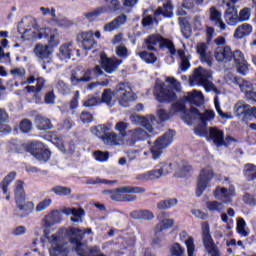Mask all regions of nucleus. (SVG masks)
<instances>
[{
	"label": "nucleus",
	"instance_id": "nucleus-1",
	"mask_svg": "<svg viewBox=\"0 0 256 256\" xmlns=\"http://www.w3.org/2000/svg\"><path fill=\"white\" fill-rule=\"evenodd\" d=\"M181 99H184V109L178 111L181 115V119L186 125H193V121L199 119L200 125L194 129V133L198 137H207V135H209V131H207V123L215 119V112L213 110H206L204 113H200L197 108H191L190 111H187V108L185 107V103H190V105L196 106L201 105V103H203V93L201 91L193 90L192 92H188L186 96Z\"/></svg>",
	"mask_w": 256,
	"mask_h": 256
},
{
	"label": "nucleus",
	"instance_id": "nucleus-2",
	"mask_svg": "<svg viewBox=\"0 0 256 256\" xmlns=\"http://www.w3.org/2000/svg\"><path fill=\"white\" fill-rule=\"evenodd\" d=\"M67 237L70 245L78 255H83L87 252V243L83 242V232L81 229L70 227L60 229L56 234L47 237V241L53 248L49 250L50 256H67L69 249L67 248Z\"/></svg>",
	"mask_w": 256,
	"mask_h": 256
},
{
	"label": "nucleus",
	"instance_id": "nucleus-3",
	"mask_svg": "<svg viewBox=\"0 0 256 256\" xmlns=\"http://www.w3.org/2000/svg\"><path fill=\"white\" fill-rule=\"evenodd\" d=\"M100 65L94 67L93 70L87 69L86 71L75 70L72 72L70 81L72 85H79V83H89L91 81V74L95 73L97 76L103 75V69L110 75L115 73L119 69V65L123 63V60L118 58H109L106 54L100 55Z\"/></svg>",
	"mask_w": 256,
	"mask_h": 256
},
{
	"label": "nucleus",
	"instance_id": "nucleus-4",
	"mask_svg": "<svg viewBox=\"0 0 256 256\" xmlns=\"http://www.w3.org/2000/svg\"><path fill=\"white\" fill-rule=\"evenodd\" d=\"M115 95L121 107H129V103L137 99V96L133 93V89H131L129 83H120L116 86L115 91H112L111 89H105L103 91L100 98V104L105 103L108 107H113L115 105Z\"/></svg>",
	"mask_w": 256,
	"mask_h": 256
},
{
	"label": "nucleus",
	"instance_id": "nucleus-5",
	"mask_svg": "<svg viewBox=\"0 0 256 256\" xmlns=\"http://www.w3.org/2000/svg\"><path fill=\"white\" fill-rule=\"evenodd\" d=\"M214 57L218 63H229L233 59L240 75L249 73V64L240 50L232 52L229 46H218L214 50Z\"/></svg>",
	"mask_w": 256,
	"mask_h": 256
},
{
	"label": "nucleus",
	"instance_id": "nucleus-6",
	"mask_svg": "<svg viewBox=\"0 0 256 256\" xmlns=\"http://www.w3.org/2000/svg\"><path fill=\"white\" fill-rule=\"evenodd\" d=\"M144 47L148 51H159V49H168L170 55H177V49H175V44L173 41L163 38V36L159 34H152L147 36L144 40Z\"/></svg>",
	"mask_w": 256,
	"mask_h": 256
},
{
	"label": "nucleus",
	"instance_id": "nucleus-7",
	"mask_svg": "<svg viewBox=\"0 0 256 256\" xmlns=\"http://www.w3.org/2000/svg\"><path fill=\"white\" fill-rule=\"evenodd\" d=\"M213 79V72L203 67H198L194 70L193 76L190 78L191 85H198L204 87L205 91L209 93L213 91L215 85L211 82Z\"/></svg>",
	"mask_w": 256,
	"mask_h": 256
},
{
	"label": "nucleus",
	"instance_id": "nucleus-8",
	"mask_svg": "<svg viewBox=\"0 0 256 256\" xmlns=\"http://www.w3.org/2000/svg\"><path fill=\"white\" fill-rule=\"evenodd\" d=\"M171 173V164L167 162H160L154 169L135 176L136 181H157L161 177H165Z\"/></svg>",
	"mask_w": 256,
	"mask_h": 256
},
{
	"label": "nucleus",
	"instance_id": "nucleus-9",
	"mask_svg": "<svg viewBox=\"0 0 256 256\" xmlns=\"http://www.w3.org/2000/svg\"><path fill=\"white\" fill-rule=\"evenodd\" d=\"M15 201L18 209L15 210V215L18 217H27L31 213L33 204L25 203V190L23 189V182L18 180L14 190Z\"/></svg>",
	"mask_w": 256,
	"mask_h": 256
},
{
	"label": "nucleus",
	"instance_id": "nucleus-10",
	"mask_svg": "<svg viewBox=\"0 0 256 256\" xmlns=\"http://www.w3.org/2000/svg\"><path fill=\"white\" fill-rule=\"evenodd\" d=\"M175 137V130H169L163 136L159 137L154 146L151 148V155L154 161H157L159 157L163 154V149H167L171 143H173V139Z\"/></svg>",
	"mask_w": 256,
	"mask_h": 256
},
{
	"label": "nucleus",
	"instance_id": "nucleus-11",
	"mask_svg": "<svg viewBox=\"0 0 256 256\" xmlns=\"http://www.w3.org/2000/svg\"><path fill=\"white\" fill-rule=\"evenodd\" d=\"M160 15L162 17H168L171 18L173 17V5L171 2H167L166 4L163 5V7H159L155 12L154 16L148 15L143 18L142 20V25L143 27H151V25H156L159 23V18Z\"/></svg>",
	"mask_w": 256,
	"mask_h": 256
},
{
	"label": "nucleus",
	"instance_id": "nucleus-12",
	"mask_svg": "<svg viewBox=\"0 0 256 256\" xmlns=\"http://www.w3.org/2000/svg\"><path fill=\"white\" fill-rule=\"evenodd\" d=\"M124 193H145V188L139 186H125L118 188L116 190H104V195H109L112 201H118L123 203V195Z\"/></svg>",
	"mask_w": 256,
	"mask_h": 256
},
{
	"label": "nucleus",
	"instance_id": "nucleus-13",
	"mask_svg": "<svg viewBox=\"0 0 256 256\" xmlns=\"http://www.w3.org/2000/svg\"><path fill=\"white\" fill-rule=\"evenodd\" d=\"M154 95L159 103H171V101H175V99H177V94L167 88L165 83L156 82Z\"/></svg>",
	"mask_w": 256,
	"mask_h": 256
},
{
	"label": "nucleus",
	"instance_id": "nucleus-14",
	"mask_svg": "<svg viewBox=\"0 0 256 256\" xmlns=\"http://www.w3.org/2000/svg\"><path fill=\"white\" fill-rule=\"evenodd\" d=\"M213 176V169H211V167H206L201 170L196 186V195L198 197H201V195H203L207 187H211L209 183H211Z\"/></svg>",
	"mask_w": 256,
	"mask_h": 256
},
{
	"label": "nucleus",
	"instance_id": "nucleus-15",
	"mask_svg": "<svg viewBox=\"0 0 256 256\" xmlns=\"http://www.w3.org/2000/svg\"><path fill=\"white\" fill-rule=\"evenodd\" d=\"M236 194L237 191L233 184H230L229 187L218 186L214 191L215 199L221 201L226 205H229V203H233V197H235Z\"/></svg>",
	"mask_w": 256,
	"mask_h": 256
},
{
	"label": "nucleus",
	"instance_id": "nucleus-16",
	"mask_svg": "<svg viewBox=\"0 0 256 256\" xmlns=\"http://www.w3.org/2000/svg\"><path fill=\"white\" fill-rule=\"evenodd\" d=\"M61 221V213L55 210L44 217V219L42 220L44 227V237L41 238V243H45V239L49 237V228L53 227V225H59Z\"/></svg>",
	"mask_w": 256,
	"mask_h": 256
},
{
	"label": "nucleus",
	"instance_id": "nucleus-17",
	"mask_svg": "<svg viewBox=\"0 0 256 256\" xmlns=\"http://www.w3.org/2000/svg\"><path fill=\"white\" fill-rule=\"evenodd\" d=\"M185 109V99H179L176 103H173L170 110L167 111L165 109H159L157 111V117L160 121H169L171 117L177 115L179 111H183Z\"/></svg>",
	"mask_w": 256,
	"mask_h": 256
},
{
	"label": "nucleus",
	"instance_id": "nucleus-18",
	"mask_svg": "<svg viewBox=\"0 0 256 256\" xmlns=\"http://www.w3.org/2000/svg\"><path fill=\"white\" fill-rule=\"evenodd\" d=\"M209 138L213 141L214 145L216 147H223L225 145L226 147L231 145L233 141H236L233 137L227 136L225 138V134L222 130L217 128H210L209 129Z\"/></svg>",
	"mask_w": 256,
	"mask_h": 256
},
{
	"label": "nucleus",
	"instance_id": "nucleus-19",
	"mask_svg": "<svg viewBox=\"0 0 256 256\" xmlns=\"http://www.w3.org/2000/svg\"><path fill=\"white\" fill-rule=\"evenodd\" d=\"M32 147V155L37 161H40V163H47V161L51 159V151L45 147L43 142H34L32 143Z\"/></svg>",
	"mask_w": 256,
	"mask_h": 256
},
{
	"label": "nucleus",
	"instance_id": "nucleus-20",
	"mask_svg": "<svg viewBox=\"0 0 256 256\" xmlns=\"http://www.w3.org/2000/svg\"><path fill=\"white\" fill-rule=\"evenodd\" d=\"M130 121L134 125H142V127H145L148 133H154L153 125H155V118L154 116H148L147 118L133 114L130 116Z\"/></svg>",
	"mask_w": 256,
	"mask_h": 256
},
{
	"label": "nucleus",
	"instance_id": "nucleus-21",
	"mask_svg": "<svg viewBox=\"0 0 256 256\" xmlns=\"http://www.w3.org/2000/svg\"><path fill=\"white\" fill-rule=\"evenodd\" d=\"M209 18L212 25L219 27L220 31H225V29H227V25L223 22V14L215 6H212L209 9Z\"/></svg>",
	"mask_w": 256,
	"mask_h": 256
},
{
	"label": "nucleus",
	"instance_id": "nucleus-22",
	"mask_svg": "<svg viewBox=\"0 0 256 256\" xmlns=\"http://www.w3.org/2000/svg\"><path fill=\"white\" fill-rule=\"evenodd\" d=\"M34 55H36V57H38V59L43 60H47L46 63H51V55H53V48H51L50 46L38 43L36 44V46L34 47Z\"/></svg>",
	"mask_w": 256,
	"mask_h": 256
},
{
	"label": "nucleus",
	"instance_id": "nucleus-23",
	"mask_svg": "<svg viewBox=\"0 0 256 256\" xmlns=\"http://www.w3.org/2000/svg\"><path fill=\"white\" fill-rule=\"evenodd\" d=\"M202 241L207 252L217 247L213 241V237H211V229L209 228V224L207 222L202 224Z\"/></svg>",
	"mask_w": 256,
	"mask_h": 256
},
{
	"label": "nucleus",
	"instance_id": "nucleus-24",
	"mask_svg": "<svg viewBox=\"0 0 256 256\" xmlns=\"http://www.w3.org/2000/svg\"><path fill=\"white\" fill-rule=\"evenodd\" d=\"M93 32H82L78 35L77 40L80 45H82V48L85 49V51H91L93 49V45H96L97 42L93 38Z\"/></svg>",
	"mask_w": 256,
	"mask_h": 256
},
{
	"label": "nucleus",
	"instance_id": "nucleus-25",
	"mask_svg": "<svg viewBox=\"0 0 256 256\" xmlns=\"http://www.w3.org/2000/svg\"><path fill=\"white\" fill-rule=\"evenodd\" d=\"M226 6L228 8L226 9V12L224 14L225 22L227 23V25L235 27L237 23H240L239 14L237 13L235 6H231V3H226Z\"/></svg>",
	"mask_w": 256,
	"mask_h": 256
},
{
	"label": "nucleus",
	"instance_id": "nucleus-26",
	"mask_svg": "<svg viewBox=\"0 0 256 256\" xmlns=\"http://www.w3.org/2000/svg\"><path fill=\"white\" fill-rule=\"evenodd\" d=\"M234 113L237 117H255L256 107H252L249 109V105L245 104V102H238L234 106Z\"/></svg>",
	"mask_w": 256,
	"mask_h": 256
},
{
	"label": "nucleus",
	"instance_id": "nucleus-27",
	"mask_svg": "<svg viewBox=\"0 0 256 256\" xmlns=\"http://www.w3.org/2000/svg\"><path fill=\"white\" fill-rule=\"evenodd\" d=\"M128 135L130 136V141L128 145H131L132 147L138 141H145V139L149 137V134H147V132L142 128H136L134 130H130Z\"/></svg>",
	"mask_w": 256,
	"mask_h": 256
},
{
	"label": "nucleus",
	"instance_id": "nucleus-28",
	"mask_svg": "<svg viewBox=\"0 0 256 256\" xmlns=\"http://www.w3.org/2000/svg\"><path fill=\"white\" fill-rule=\"evenodd\" d=\"M73 53H75L73 43L68 42L60 46L57 56L59 57V59H61V61H67V59L71 58Z\"/></svg>",
	"mask_w": 256,
	"mask_h": 256
},
{
	"label": "nucleus",
	"instance_id": "nucleus-29",
	"mask_svg": "<svg viewBox=\"0 0 256 256\" xmlns=\"http://www.w3.org/2000/svg\"><path fill=\"white\" fill-rule=\"evenodd\" d=\"M207 44L206 43H199L196 47V51L198 53V55L200 56V59L202 61V63H206L208 65V67H212L213 66V61L211 60V54H209V52H207Z\"/></svg>",
	"mask_w": 256,
	"mask_h": 256
},
{
	"label": "nucleus",
	"instance_id": "nucleus-30",
	"mask_svg": "<svg viewBox=\"0 0 256 256\" xmlns=\"http://www.w3.org/2000/svg\"><path fill=\"white\" fill-rule=\"evenodd\" d=\"M63 213H65V215H73V217H71L73 223H82L83 217H85L84 209L65 208Z\"/></svg>",
	"mask_w": 256,
	"mask_h": 256
},
{
	"label": "nucleus",
	"instance_id": "nucleus-31",
	"mask_svg": "<svg viewBox=\"0 0 256 256\" xmlns=\"http://www.w3.org/2000/svg\"><path fill=\"white\" fill-rule=\"evenodd\" d=\"M234 85L239 86V89L247 97V93H251L253 89V83L247 81L241 77H235L233 80Z\"/></svg>",
	"mask_w": 256,
	"mask_h": 256
},
{
	"label": "nucleus",
	"instance_id": "nucleus-32",
	"mask_svg": "<svg viewBox=\"0 0 256 256\" xmlns=\"http://www.w3.org/2000/svg\"><path fill=\"white\" fill-rule=\"evenodd\" d=\"M35 125L39 131H49V129H53V124L51 120L45 116L37 115L35 117Z\"/></svg>",
	"mask_w": 256,
	"mask_h": 256
},
{
	"label": "nucleus",
	"instance_id": "nucleus-33",
	"mask_svg": "<svg viewBox=\"0 0 256 256\" xmlns=\"http://www.w3.org/2000/svg\"><path fill=\"white\" fill-rule=\"evenodd\" d=\"M165 215V212H161L158 215L160 222L157 224L156 229L159 233H161V231H165V229H171V227H173V223H175L173 219L165 218Z\"/></svg>",
	"mask_w": 256,
	"mask_h": 256
},
{
	"label": "nucleus",
	"instance_id": "nucleus-34",
	"mask_svg": "<svg viewBox=\"0 0 256 256\" xmlns=\"http://www.w3.org/2000/svg\"><path fill=\"white\" fill-rule=\"evenodd\" d=\"M253 33V26L248 23L241 24L235 30L234 37L236 39H243V37H247Z\"/></svg>",
	"mask_w": 256,
	"mask_h": 256
},
{
	"label": "nucleus",
	"instance_id": "nucleus-35",
	"mask_svg": "<svg viewBox=\"0 0 256 256\" xmlns=\"http://www.w3.org/2000/svg\"><path fill=\"white\" fill-rule=\"evenodd\" d=\"M111 131V125L101 124L90 128V132L98 139H102L107 135V132Z\"/></svg>",
	"mask_w": 256,
	"mask_h": 256
},
{
	"label": "nucleus",
	"instance_id": "nucleus-36",
	"mask_svg": "<svg viewBox=\"0 0 256 256\" xmlns=\"http://www.w3.org/2000/svg\"><path fill=\"white\" fill-rule=\"evenodd\" d=\"M54 145H56L61 153H65L66 155H73V153H75V144L72 142L62 143L61 140H58L54 143Z\"/></svg>",
	"mask_w": 256,
	"mask_h": 256
},
{
	"label": "nucleus",
	"instance_id": "nucleus-37",
	"mask_svg": "<svg viewBox=\"0 0 256 256\" xmlns=\"http://www.w3.org/2000/svg\"><path fill=\"white\" fill-rule=\"evenodd\" d=\"M9 119V114L3 108H0V133H11V127L6 125Z\"/></svg>",
	"mask_w": 256,
	"mask_h": 256
},
{
	"label": "nucleus",
	"instance_id": "nucleus-38",
	"mask_svg": "<svg viewBox=\"0 0 256 256\" xmlns=\"http://www.w3.org/2000/svg\"><path fill=\"white\" fill-rule=\"evenodd\" d=\"M130 216L132 219H144L145 221H151V219H154L155 217L153 212L149 210H136L131 212Z\"/></svg>",
	"mask_w": 256,
	"mask_h": 256
},
{
	"label": "nucleus",
	"instance_id": "nucleus-39",
	"mask_svg": "<svg viewBox=\"0 0 256 256\" xmlns=\"http://www.w3.org/2000/svg\"><path fill=\"white\" fill-rule=\"evenodd\" d=\"M119 135H117L115 132H107L106 135L103 137L102 142L104 145H109L110 147H113L115 145H119Z\"/></svg>",
	"mask_w": 256,
	"mask_h": 256
},
{
	"label": "nucleus",
	"instance_id": "nucleus-40",
	"mask_svg": "<svg viewBox=\"0 0 256 256\" xmlns=\"http://www.w3.org/2000/svg\"><path fill=\"white\" fill-rule=\"evenodd\" d=\"M178 57H180V70L185 73L186 71H189L191 69V62H189V57L185 55V51L178 50L177 51Z\"/></svg>",
	"mask_w": 256,
	"mask_h": 256
},
{
	"label": "nucleus",
	"instance_id": "nucleus-41",
	"mask_svg": "<svg viewBox=\"0 0 256 256\" xmlns=\"http://www.w3.org/2000/svg\"><path fill=\"white\" fill-rule=\"evenodd\" d=\"M244 177L248 181H256V166L255 164H246L244 165Z\"/></svg>",
	"mask_w": 256,
	"mask_h": 256
},
{
	"label": "nucleus",
	"instance_id": "nucleus-42",
	"mask_svg": "<svg viewBox=\"0 0 256 256\" xmlns=\"http://www.w3.org/2000/svg\"><path fill=\"white\" fill-rule=\"evenodd\" d=\"M15 177H17V173L15 172H10L0 183V187L4 193V195H7L8 193V187L15 181Z\"/></svg>",
	"mask_w": 256,
	"mask_h": 256
},
{
	"label": "nucleus",
	"instance_id": "nucleus-43",
	"mask_svg": "<svg viewBox=\"0 0 256 256\" xmlns=\"http://www.w3.org/2000/svg\"><path fill=\"white\" fill-rule=\"evenodd\" d=\"M206 207L211 213H221V211L225 209L223 202H219L217 200L206 202Z\"/></svg>",
	"mask_w": 256,
	"mask_h": 256
},
{
	"label": "nucleus",
	"instance_id": "nucleus-44",
	"mask_svg": "<svg viewBox=\"0 0 256 256\" xmlns=\"http://www.w3.org/2000/svg\"><path fill=\"white\" fill-rule=\"evenodd\" d=\"M102 9L105 11V13H116V11L121 9V1L111 0L107 6H102Z\"/></svg>",
	"mask_w": 256,
	"mask_h": 256
},
{
	"label": "nucleus",
	"instance_id": "nucleus-45",
	"mask_svg": "<svg viewBox=\"0 0 256 256\" xmlns=\"http://www.w3.org/2000/svg\"><path fill=\"white\" fill-rule=\"evenodd\" d=\"M43 87H45V79L37 78L35 86H27L25 89L27 93H39Z\"/></svg>",
	"mask_w": 256,
	"mask_h": 256
},
{
	"label": "nucleus",
	"instance_id": "nucleus-46",
	"mask_svg": "<svg viewBox=\"0 0 256 256\" xmlns=\"http://www.w3.org/2000/svg\"><path fill=\"white\" fill-rule=\"evenodd\" d=\"M247 227V222L243 218H237L236 231L241 235V237H248L249 232L245 229Z\"/></svg>",
	"mask_w": 256,
	"mask_h": 256
},
{
	"label": "nucleus",
	"instance_id": "nucleus-47",
	"mask_svg": "<svg viewBox=\"0 0 256 256\" xmlns=\"http://www.w3.org/2000/svg\"><path fill=\"white\" fill-rule=\"evenodd\" d=\"M214 105H215V109L219 115V117H221V119H233V114L231 113H225L223 112V110H221V104L219 103V97H215L214 98Z\"/></svg>",
	"mask_w": 256,
	"mask_h": 256
},
{
	"label": "nucleus",
	"instance_id": "nucleus-48",
	"mask_svg": "<svg viewBox=\"0 0 256 256\" xmlns=\"http://www.w3.org/2000/svg\"><path fill=\"white\" fill-rule=\"evenodd\" d=\"M55 87L61 95H69V93H71V87H69V84L63 82L62 80H58L55 83Z\"/></svg>",
	"mask_w": 256,
	"mask_h": 256
},
{
	"label": "nucleus",
	"instance_id": "nucleus-49",
	"mask_svg": "<svg viewBox=\"0 0 256 256\" xmlns=\"http://www.w3.org/2000/svg\"><path fill=\"white\" fill-rule=\"evenodd\" d=\"M177 205V199H169V200H162L157 204L158 209L160 211H164L165 209H171Z\"/></svg>",
	"mask_w": 256,
	"mask_h": 256
},
{
	"label": "nucleus",
	"instance_id": "nucleus-50",
	"mask_svg": "<svg viewBox=\"0 0 256 256\" xmlns=\"http://www.w3.org/2000/svg\"><path fill=\"white\" fill-rule=\"evenodd\" d=\"M105 13L106 12L103 9V7H100V8H97L96 10L86 13L85 17L86 19H88V21H97V18L101 17V15Z\"/></svg>",
	"mask_w": 256,
	"mask_h": 256
},
{
	"label": "nucleus",
	"instance_id": "nucleus-51",
	"mask_svg": "<svg viewBox=\"0 0 256 256\" xmlns=\"http://www.w3.org/2000/svg\"><path fill=\"white\" fill-rule=\"evenodd\" d=\"M140 59L145 61L148 65H153L157 61V56L154 53L143 51L140 53Z\"/></svg>",
	"mask_w": 256,
	"mask_h": 256
},
{
	"label": "nucleus",
	"instance_id": "nucleus-52",
	"mask_svg": "<svg viewBox=\"0 0 256 256\" xmlns=\"http://www.w3.org/2000/svg\"><path fill=\"white\" fill-rule=\"evenodd\" d=\"M51 191L59 197H67L71 193V188L65 186H55L51 189Z\"/></svg>",
	"mask_w": 256,
	"mask_h": 256
},
{
	"label": "nucleus",
	"instance_id": "nucleus-53",
	"mask_svg": "<svg viewBox=\"0 0 256 256\" xmlns=\"http://www.w3.org/2000/svg\"><path fill=\"white\" fill-rule=\"evenodd\" d=\"M51 203H53V200L51 198H46L40 201L35 208L36 213H41V211H45V209H49V207H51Z\"/></svg>",
	"mask_w": 256,
	"mask_h": 256
},
{
	"label": "nucleus",
	"instance_id": "nucleus-54",
	"mask_svg": "<svg viewBox=\"0 0 256 256\" xmlns=\"http://www.w3.org/2000/svg\"><path fill=\"white\" fill-rule=\"evenodd\" d=\"M184 243L186 245L188 256H195V240L193 237L189 236Z\"/></svg>",
	"mask_w": 256,
	"mask_h": 256
},
{
	"label": "nucleus",
	"instance_id": "nucleus-55",
	"mask_svg": "<svg viewBox=\"0 0 256 256\" xmlns=\"http://www.w3.org/2000/svg\"><path fill=\"white\" fill-rule=\"evenodd\" d=\"M83 105L84 107H96V105H101V98L97 96H88Z\"/></svg>",
	"mask_w": 256,
	"mask_h": 256
},
{
	"label": "nucleus",
	"instance_id": "nucleus-56",
	"mask_svg": "<svg viewBox=\"0 0 256 256\" xmlns=\"http://www.w3.org/2000/svg\"><path fill=\"white\" fill-rule=\"evenodd\" d=\"M49 15H51V17H53V21H55V23H56V25H58V27H69V25H71V22H69L67 19H62V20L55 19V17H57V15H56V10L54 8H52L50 10Z\"/></svg>",
	"mask_w": 256,
	"mask_h": 256
},
{
	"label": "nucleus",
	"instance_id": "nucleus-57",
	"mask_svg": "<svg viewBox=\"0 0 256 256\" xmlns=\"http://www.w3.org/2000/svg\"><path fill=\"white\" fill-rule=\"evenodd\" d=\"M115 183H117V180H107L101 178L88 180V185H115Z\"/></svg>",
	"mask_w": 256,
	"mask_h": 256
},
{
	"label": "nucleus",
	"instance_id": "nucleus-58",
	"mask_svg": "<svg viewBox=\"0 0 256 256\" xmlns=\"http://www.w3.org/2000/svg\"><path fill=\"white\" fill-rule=\"evenodd\" d=\"M127 129H129V123L127 122H118L115 125V130L118 131L121 137H127Z\"/></svg>",
	"mask_w": 256,
	"mask_h": 256
},
{
	"label": "nucleus",
	"instance_id": "nucleus-59",
	"mask_svg": "<svg viewBox=\"0 0 256 256\" xmlns=\"http://www.w3.org/2000/svg\"><path fill=\"white\" fill-rule=\"evenodd\" d=\"M238 19H239L240 23L249 21V19H251V8H244V9L240 10Z\"/></svg>",
	"mask_w": 256,
	"mask_h": 256
},
{
	"label": "nucleus",
	"instance_id": "nucleus-60",
	"mask_svg": "<svg viewBox=\"0 0 256 256\" xmlns=\"http://www.w3.org/2000/svg\"><path fill=\"white\" fill-rule=\"evenodd\" d=\"M166 83H169L174 91H181V82L173 77H166Z\"/></svg>",
	"mask_w": 256,
	"mask_h": 256
},
{
	"label": "nucleus",
	"instance_id": "nucleus-61",
	"mask_svg": "<svg viewBox=\"0 0 256 256\" xmlns=\"http://www.w3.org/2000/svg\"><path fill=\"white\" fill-rule=\"evenodd\" d=\"M183 253H185V249H183L179 243L172 245L170 256H181Z\"/></svg>",
	"mask_w": 256,
	"mask_h": 256
},
{
	"label": "nucleus",
	"instance_id": "nucleus-62",
	"mask_svg": "<svg viewBox=\"0 0 256 256\" xmlns=\"http://www.w3.org/2000/svg\"><path fill=\"white\" fill-rule=\"evenodd\" d=\"M31 127H33V124L28 119H24L20 123V131L22 133H29L31 131Z\"/></svg>",
	"mask_w": 256,
	"mask_h": 256
},
{
	"label": "nucleus",
	"instance_id": "nucleus-63",
	"mask_svg": "<svg viewBox=\"0 0 256 256\" xmlns=\"http://www.w3.org/2000/svg\"><path fill=\"white\" fill-rule=\"evenodd\" d=\"M94 158L96 161H100L101 163L107 161L109 159V153L102 151H95Z\"/></svg>",
	"mask_w": 256,
	"mask_h": 256
},
{
	"label": "nucleus",
	"instance_id": "nucleus-64",
	"mask_svg": "<svg viewBox=\"0 0 256 256\" xmlns=\"http://www.w3.org/2000/svg\"><path fill=\"white\" fill-rule=\"evenodd\" d=\"M116 55L120 57V59H127L129 52L125 46H118L116 48Z\"/></svg>",
	"mask_w": 256,
	"mask_h": 256
}]
</instances>
